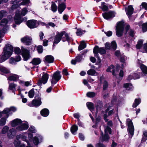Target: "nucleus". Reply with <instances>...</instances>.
I'll return each mask as SVG.
<instances>
[{"label": "nucleus", "instance_id": "obj_35", "mask_svg": "<svg viewBox=\"0 0 147 147\" xmlns=\"http://www.w3.org/2000/svg\"><path fill=\"white\" fill-rule=\"evenodd\" d=\"M7 15V12L5 10H2L0 11V20L3 18L5 17Z\"/></svg>", "mask_w": 147, "mask_h": 147}, {"label": "nucleus", "instance_id": "obj_6", "mask_svg": "<svg viewBox=\"0 0 147 147\" xmlns=\"http://www.w3.org/2000/svg\"><path fill=\"white\" fill-rule=\"evenodd\" d=\"M60 74V72L59 71H57L54 73L51 81L52 85L56 84L61 78V76Z\"/></svg>", "mask_w": 147, "mask_h": 147}, {"label": "nucleus", "instance_id": "obj_43", "mask_svg": "<svg viewBox=\"0 0 147 147\" xmlns=\"http://www.w3.org/2000/svg\"><path fill=\"white\" fill-rule=\"evenodd\" d=\"M124 87L128 90H131L133 88L132 85L131 84L129 83L124 84Z\"/></svg>", "mask_w": 147, "mask_h": 147}, {"label": "nucleus", "instance_id": "obj_61", "mask_svg": "<svg viewBox=\"0 0 147 147\" xmlns=\"http://www.w3.org/2000/svg\"><path fill=\"white\" fill-rule=\"evenodd\" d=\"M105 33L106 35L108 36H111L112 34V32L111 31H109L107 32H105Z\"/></svg>", "mask_w": 147, "mask_h": 147}, {"label": "nucleus", "instance_id": "obj_10", "mask_svg": "<svg viewBox=\"0 0 147 147\" xmlns=\"http://www.w3.org/2000/svg\"><path fill=\"white\" fill-rule=\"evenodd\" d=\"M93 53L95 55V56L97 57L98 55V53H100L101 54H105L106 53V51L104 49L102 48H99L97 46H95L93 49Z\"/></svg>", "mask_w": 147, "mask_h": 147}, {"label": "nucleus", "instance_id": "obj_46", "mask_svg": "<svg viewBox=\"0 0 147 147\" xmlns=\"http://www.w3.org/2000/svg\"><path fill=\"white\" fill-rule=\"evenodd\" d=\"M51 8V10L53 12H55L57 10V6L53 2L52 3Z\"/></svg>", "mask_w": 147, "mask_h": 147}, {"label": "nucleus", "instance_id": "obj_23", "mask_svg": "<svg viewBox=\"0 0 147 147\" xmlns=\"http://www.w3.org/2000/svg\"><path fill=\"white\" fill-rule=\"evenodd\" d=\"M14 19L16 23L17 24H19L23 21L22 19L21 18L20 15L17 13L16 14Z\"/></svg>", "mask_w": 147, "mask_h": 147}, {"label": "nucleus", "instance_id": "obj_32", "mask_svg": "<svg viewBox=\"0 0 147 147\" xmlns=\"http://www.w3.org/2000/svg\"><path fill=\"white\" fill-rule=\"evenodd\" d=\"M9 70L7 68L3 66H0V72L2 74H7L9 73Z\"/></svg>", "mask_w": 147, "mask_h": 147}, {"label": "nucleus", "instance_id": "obj_42", "mask_svg": "<svg viewBox=\"0 0 147 147\" xmlns=\"http://www.w3.org/2000/svg\"><path fill=\"white\" fill-rule=\"evenodd\" d=\"M86 105L88 108L93 112L92 111L94 109V106L93 103L91 102H88Z\"/></svg>", "mask_w": 147, "mask_h": 147}, {"label": "nucleus", "instance_id": "obj_62", "mask_svg": "<svg viewBox=\"0 0 147 147\" xmlns=\"http://www.w3.org/2000/svg\"><path fill=\"white\" fill-rule=\"evenodd\" d=\"M82 59V57L80 55H78L77 56L76 58V59L77 61L80 62Z\"/></svg>", "mask_w": 147, "mask_h": 147}, {"label": "nucleus", "instance_id": "obj_50", "mask_svg": "<svg viewBox=\"0 0 147 147\" xmlns=\"http://www.w3.org/2000/svg\"><path fill=\"white\" fill-rule=\"evenodd\" d=\"M96 94L93 92H89L87 93V96L89 97H92L95 96Z\"/></svg>", "mask_w": 147, "mask_h": 147}, {"label": "nucleus", "instance_id": "obj_34", "mask_svg": "<svg viewBox=\"0 0 147 147\" xmlns=\"http://www.w3.org/2000/svg\"><path fill=\"white\" fill-rule=\"evenodd\" d=\"M87 73L89 75L92 76L97 75V73L95 70L92 69H90L88 70Z\"/></svg>", "mask_w": 147, "mask_h": 147}, {"label": "nucleus", "instance_id": "obj_24", "mask_svg": "<svg viewBox=\"0 0 147 147\" xmlns=\"http://www.w3.org/2000/svg\"><path fill=\"white\" fill-rule=\"evenodd\" d=\"M21 120L19 119H16L11 121V125L12 127L18 126L21 123Z\"/></svg>", "mask_w": 147, "mask_h": 147}, {"label": "nucleus", "instance_id": "obj_54", "mask_svg": "<svg viewBox=\"0 0 147 147\" xmlns=\"http://www.w3.org/2000/svg\"><path fill=\"white\" fill-rule=\"evenodd\" d=\"M28 131L32 133H35L36 132V130L35 127L33 126H31L28 129Z\"/></svg>", "mask_w": 147, "mask_h": 147}, {"label": "nucleus", "instance_id": "obj_21", "mask_svg": "<svg viewBox=\"0 0 147 147\" xmlns=\"http://www.w3.org/2000/svg\"><path fill=\"white\" fill-rule=\"evenodd\" d=\"M59 1L58 11L60 13H61L64 10L65 8V4L63 3H60L61 1L58 0Z\"/></svg>", "mask_w": 147, "mask_h": 147}, {"label": "nucleus", "instance_id": "obj_27", "mask_svg": "<svg viewBox=\"0 0 147 147\" xmlns=\"http://www.w3.org/2000/svg\"><path fill=\"white\" fill-rule=\"evenodd\" d=\"M40 113L43 116L46 117L49 114V110L47 109H43L40 112Z\"/></svg>", "mask_w": 147, "mask_h": 147}, {"label": "nucleus", "instance_id": "obj_19", "mask_svg": "<svg viewBox=\"0 0 147 147\" xmlns=\"http://www.w3.org/2000/svg\"><path fill=\"white\" fill-rule=\"evenodd\" d=\"M54 58L51 55H48L46 56L45 57L44 61L45 63H50L53 62Z\"/></svg>", "mask_w": 147, "mask_h": 147}, {"label": "nucleus", "instance_id": "obj_17", "mask_svg": "<svg viewBox=\"0 0 147 147\" xmlns=\"http://www.w3.org/2000/svg\"><path fill=\"white\" fill-rule=\"evenodd\" d=\"M106 70L108 72H112V74L116 76L118 73L119 70L117 68L115 69L114 66L113 65H111L108 67Z\"/></svg>", "mask_w": 147, "mask_h": 147}, {"label": "nucleus", "instance_id": "obj_63", "mask_svg": "<svg viewBox=\"0 0 147 147\" xmlns=\"http://www.w3.org/2000/svg\"><path fill=\"white\" fill-rule=\"evenodd\" d=\"M62 73L63 75H65V76H67L68 75V73L67 71V70L64 68V69L62 71Z\"/></svg>", "mask_w": 147, "mask_h": 147}, {"label": "nucleus", "instance_id": "obj_36", "mask_svg": "<svg viewBox=\"0 0 147 147\" xmlns=\"http://www.w3.org/2000/svg\"><path fill=\"white\" fill-rule=\"evenodd\" d=\"M86 47V45L85 42L84 41H82L78 47V50L80 51L85 48Z\"/></svg>", "mask_w": 147, "mask_h": 147}, {"label": "nucleus", "instance_id": "obj_12", "mask_svg": "<svg viewBox=\"0 0 147 147\" xmlns=\"http://www.w3.org/2000/svg\"><path fill=\"white\" fill-rule=\"evenodd\" d=\"M26 24L27 26L30 28H35L38 26L37 20H34L28 21L27 22Z\"/></svg>", "mask_w": 147, "mask_h": 147}, {"label": "nucleus", "instance_id": "obj_38", "mask_svg": "<svg viewBox=\"0 0 147 147\" xmlns=\"http://www.w3.org/2000/svg\"><path fill=\"white\" fill-rule=\"evenodd\" d=\"M41 139H42V138L40 136H38V137H34L33 140L34 143L35 145H38L39 142V140Z\"/></svg>", "mask_w": 147, "mask_h": 147}, {"label": "nucleus", "instance_id": "obj_52", "mask_svg": "<svg viewBox=\"0 0 147 147\" xmlns=\"http://www.w3.org/2000/svg\"><path fill=\"white\" fill-rule=\"evenodd\" d=\"M111 46L112 48L114 50L116 49L117 45L115 41H113L111 42Z\"/></svg>", "mask_w": 147, "mask_h": 147}, {"label": "nucleus", "instance_id": "obj_4", "mask_svg": "<svg viewBox=\"0 0 147 147\" xmlns=\"http://www.w3.org/2000/svg\"><path fill=\"white\" fill-rule=\"evenodd\" d=\"M124 23L123 21L119 22L117 24L116 29V35L118 37L121 36L123 34L124 29Z\"/></svg>", "mask_w": 147, "mask_h": 147}, {"label": "nucleus", "instance_id": "obj_64", "mask_svg": "<svg viewBox=\"0 0 147 147\" xmlns=\"http://www.w3.org/2000/svg\"><path fill=\"white\" fill-rule=\"evenodd\" d=\"M95 147H105V146L102 144L99 143L96 145Z\"/></svg>", "mask_w": 147, "mask_h": 147}, {"label": "nucleus", "instance_id": "obj_53", "mask_svg": "<svg viewBox=\"0 0 147 147\" xmlns=\"http://www.w3.org/2000/svg\"><path fill=\"white\" fill-rule=\"evenodd\" d=\"M37 49L39 53H42L43 51L42 46L41 45L38 46L37 48Z\"/></svg>", "mask_w": 147, "mask_h": 147}, {"label": "nucleus", "instance_id": "obj_20", "mask_svg": "<svg viewBox=\"0 0 147 147\" xmlns=\"http://www.w3.org/2000/svg\"><path fill=\"white\" fill-rule=\"evenodd\" d=\"M62 34L61 33V32L58 33L55 37L54 40V43L57 44L60 41L62 37Z\"/></svg>", "mask_w": 147, "mask_h": 147}, {"label": "nucleus", "instance_id": "obj_47", "mask_svg": "<svg viewBox=\"0 0 147 147\" xmlns=\"http://www.w3.org/2000/svg\"><path fill=\"white\" fill-rule=\"evenodd\" d=\"M102 106V105L100 102H98L96 105V115H97L98 111L100 110Z\"/></svg>", "mask_w": 147, "mask_h": 147}, {"label": "nucleus", "instance_id": "obj_57", "mask_svg": "<svg viewBox=\"0 0 147 147\" xmlns=\"http://www.w3.org/2000/svg\"><path fill=\"white\" fill-rule=\"evenodd\" d=\"M16 86V85L14 84H11L9 86V89L10 90H13Z\"/></svg>", "mask_w": 147, "mask_h": 147}, {"label": "nucleus", "instance_id": "obj_37", "mask_svg": "<svg viewBox=\"0 0 147 147\" xmlns=\"http://www.w3.org/2000/svg\"><path fill=\"white\" fill-rule=\"evenodd\" d=\"M21 0H20L19 1H18L17 0H15L14 1H13L12 2V3L13 5L11 6V9H13L17 7L18 5H17L16 4L17 3H18Z\"/></svg>", "mask_w": 147, "mask_h": 147}, {"label": "nucleus", "instance_id": "obj_3", "mask_svg": "<svg viewBox=\"0 0 147 147\" xmlns=\"http://www.w3.org/2000/svg\"><path fill=\"white\" fill-rule=\"evenodd\" d=\"M107 126L105 128V135L103 136V133L102 132L101 135L102 137V140L103 141H107L109 139V137L108 135V133L110 134H111V129L109 127V126H112L113 125L112 122L111 121H110L107 122Z\"/></svg>", "mask_w": 147, "mask_h": 147}, {"label": "nucleus", "instance_id": "obj_11", "mask_svg": "<svg viewBox=\"0 0 147 147\" xmlns=\"http://www.w3.org/2000/svg\"><path fill=\"white\" fill-rule=\"evenodd\" d=\"M115 14L114 12L110 11L103 13L102 15L105 19L108 20L112 19L113 17H115Z\"/></svg>", "mask_w": 147, "mask_h": 147}, {"label": "nucleus", "instance_id": "obj_28", "mask_svg": "<svg viewBox=\"0 0 147 147\" xmlns=\"http://www.w3.org/2000/svg\"><path fill=\"white\" fill-rule=\"evenodd\" d=\"M32 103L33 106L36 107L40 105L41 102L40 100H32Z\"/></svg>", "mask_w": 147, "mask_h": 147}, {"label": "nucleus", "instance_id": "obj_30", "mask_svg": "<svg viewBox=\"0 0 147 147\" xmlns=\"http://www.w3.org/2000/svg\"><path fill=\"white\" fill-rule=\"evenodd\" d=\"M19 78V76L16 74H13L10 76L8 78V80L11 81H15L18 80Z\"/></svg>", "mask_w": 147, "mask_h": 147}, {"label": "nucleus", "instance_id": "obj_5", "mask_svg": "<svg viewBox=\"0 0 147 147\" xmlns=\"http://www.w3.org/2000/svg\"><path fill=\"white\" fill-rule=\"evenodd\" d=\"M8 22V20L6 19H3L1 21L0 24L2 26H3L2 32L0 30V38L3 36V33L5 32L8 29L7 24Z\"/></svg>", "mask_w": 147, "mask_h": 147}, {"label": "nucleus", "instance_id": "obj_51", "mask_svg": "<svg viewBox=\"0 0 147 147\" xmlns=\"http://www.w3.org/2000/svg\"><path fill=\"white\" fill-rule=\"evenodd\" d=\"M108 82L104 80L103 83V90H106L108 88Z\"/></svg>", "mask_w": 147, "mask_h": 147}, {"label": "nucleus", "instance_id": "obj_22", "mask_svg": "<svg viewBox=\"0 0 147 147\" xmlns=\"http://www.w3.org/2000/svg\"><path fill=\"white\" fill-rule=\"evenodd\" d=\"M125 11L127 15L129 17L132 14L134 8L132 5H130L127 8L125 9Z\"/></svg>", "mask_w": 147, "mask_h": 147}, {"label": "nucleus", "instance_id": "obj_31", "mask_svg": "<svg viewBox=\"0 0 147 147\" xmlns=\"http://www.w3.org/2000/svg\"><path fill=\"white\" fill-rule=\"evenodd\" d=\"M140 67L143 73L144 74H147V67L142 64L140 65Z\"/></svg>", "mask_w": 147, "mask_h": 147}, {"label": "nucleus", "instance_id": "obj_2", "mask_svg": "<svg viewBox=\"0 0 147 147\" xmlns=\"http://www.w3.org/2000/svg\"><path fill=\"white\" fill-rule=\"evenodd\" d=\"M13 51V48L10 45H6L3 48V51L2 54L0 55V63L4 61L12 54Z\"/></svg>", "mask_w": 147, "mask_h": 147}, {"label": "nucleus", "instance_id": "obj_33", "mask_svg": "<svg viewBox=\"0 0 147 147\" xmlns=\"http://www.w3.org/2000/svg\"><path fill=\"white\" fill-rule=\"evenodd\" d=\"M142 23L140 22L139 23V25L140 26L141 25L142 26V29L143 32H145L147 31V22L143 23L142 24Z\"/></svg>", "mask_w": 147, "mask_h": 147}, {"label": "nucleus", "instance_id": "obj_29", "mask_svg": "<svg viewBox=\"0 0 147 147\" xmlns=\"http://www.w3.org/2000/svg\"><path fill=\"white\" fill-rule=\"evenodd\" d=\"M78 130V127L76 125H73L71 128V131L74 135H75L76 132Z\"/></svg>", "mask_w": 147, "mask_h": 147}, {"label": "nucleus", "instance_id": "obj_16", "mask_svg": "<svg viewBox=\"0 0 147 147\" xmlns=\"http://www.w3.org/2000/svg\"><path fill=\"white\" fill-rule=\"evenodd\" d=\"M16 130L13 128L10 129L7 134L8 137L9 138H13L15 137L16 134Z\"/></svg>", "mask_w": 147, "mask_h": 147}, {"label": "nucleus", "instance_id": "obj_55", "mask_svg": "<svg viewBox=\"0 0 147 147\" xmlns=\"http://www.w3.org/2000/svg\"><path fill=\"white\" fill-rule=\"evenodd\" d=\"M28 10L26 8H24L22 9L21 15L23 16H25L27 13Z\"/></svg>", "mask_w": 147, "mask_h": 147}, {"label": "nucleus", "instance_id": "obj_56", "mask_svg": "<svg viewBox=\"0 0 147 147\" xmlns=\"http://www.w3.org/2000/svg\"><path fill=\"white\" fill-rule=\"evenodd\" d=\"M16 62H17V61H16V58L14 59L13 57H11L10 58L9 61V62L10 63L15 64L16 63Z\"/></svg>", "mask_w": 147, "mask_h": 147}, {"label": "nucleus", "instance_id": "obj_8", "mask_svg": "<svg viewBox=\"0 0 147 147\" xmlns=\"http://www.w3.org/2000/svg\"><path fill=\"white\" fill-rule=\"evenodd\" d=\"M29 127L28 124L26 121L22 122L16 128V130L22 131L27 129Z\"/></svg>", "mask_w": 147, "mask_h": 147}, {"label": "nucleus", "instance_id": "obj_40", "mask_svg": "<svg viewBox=\"0 0 147 147\" xmlns=\"http://www.w3.org/2000/svg\"><path fill=\"white\" fill-rule=\"evenodd\" d=\"M113 109L111 108V107H109L106 110V113H108L109 116L112 115L113 113Z\"/></svg>", "mask_w": 147, "mask_h": 147}, {"label": "nucleus", "instance_id": "obj_9", "mask_svg": "<svg viewBox=\"0 0 147 147\" xmlns=\"http://www.w3.org/2000/svg\"><path fill=\"white\" fill-rule=\"evenodd\" d=\"M127 124L128 127L129 132L131 136H133L134 128L132 121L129 119H127Z\"/></svg>", "mask_w": 147, "mask_h": 147}, {"label": "nucleus", "instance_id": "obj_39", "mask_svg": "<svg viewBox=\"0 0 147 147\" xmlns=\"http://www.w3.org/2000/svg\"><path fill=\"white\" fill-rule=\"evenodd\" d=\"M9 130V127L8 126L6 125L4 126L3 128L1 131V134H6Z\"/></svg>", "mask_w": 147, "mask_h": 147}, {"label": "nucleus", "instance_id": "obj_1", "mask_svg": "<svg viewBox=\"0 0 147 147\" xmlns=\"http://www.w3.org/2000/svg\"><path fill=\"white\" fill-rule=\"evenodd\" d=\"M16 109L13 107L5 108L2 112H0V117L3 116L0 120V125L3 126L6 123V121L9 115L16 111Z\"/></svg>", "mask_w": 147, "mask_h": 147}, {"label": "nucleus", "instance_id": "obj_7", "mask_svg": "<svg viewBox=\"0 0 147 147\" xmlns=\"http://www.w3.org/2000/svg\"><path fill=\"white\" fill-rule=\"evenodd\" d=\"M49 75L47 73L43 72L42 78H40L37 83L38 85L41 86L42 84H46L48 79Z\"/></svg>", "mask_w": 147, "mask_h": 147}, {"label": "nucleus", "instance_id": "obj_15", "mask_svg": "<svg viewBox=\"0 0 147 147\" xmlns=\"http://www.w3.org/2000/svg\"><path fill=\"white\" fill-rule=\"evenodd\" d=\"M21 41L26 45H29L31 43L32 38L31 37L26 36L21 39Z\"/></svg>", "mask_w": 147, "mask_h": 147}, {"label": "nucleus", "instance_id": "obj_41", "mask_svg": "<svg viewBox=\"0 0 147 147\" xmlns=\"http://www.w3.org/2000/svg\"><path fill=\"white\" fill-rule=\"evenodd\" d=\"M141 102L140 99H136L135 100L134 103L133 105V107L134 108L136 107Z\"/></svg>", "mask_w": 147, "mask_h": 147}, {"label": "nucleus", "instance_id": "obj_45", "mask_svg": "<svg viewBox=\"0 0 147 147\" xmlns=\"http://www.w3.org/2000/svg\"><path fill=\"white\" fill-rule=\"evenodd\" d=\"M101 6V9L103 11H106L108 9V6L105 5V3L104 2L102 3Z\"/></svg>", "mask_w": 147, "mask_h": 147}, {"label": "nucleus", "instance_id": "obj_44", "mask_svg": "<svg viewBox=\"0 0 147 147\" xmlns=\"http://www.w3.org/2000/svg\"><path fill=\"white\" fill-rule=\"evenodd\" d=\"M143 43V40H139L137 44L136 45V47L137 49H140Z\"/></svg>", "mask_w": 147, "mask_h": 147}, {"label": "nucleus", "instance_id": "obj_13", "mask_svg": "<svg viewBox=\"0 0 147 147\" xmlns=\"http://www.w3.org/2000/svg\"><path fill=\"white\" fill-rule=\"evenodd\" d=\"M22 55L25 61H27L30 57L29 52L28 50L23 48H22Z\"/></svg>", "mask_w": 147, "mask_h": 147}, {"label": "nucleus", "instance_id": "obj_18", "mask_svg": "<svg viewBox=\"0 0 147 147\" xmlns=\"http://www.w3.org/2000/svg\"><path fill=\"white\" fill-rule=\"evenodd\" d=\"M61 33L63 34H62V37L61 38L62 41L63 42L67 41L69 42L71 39L69 37L68 34L65 31L61 32Z\"/></svg>", "mask_w": 147, "mask_h": 147}, {"label": "nucleus", "instance_id": "obj_25", "mask_svg": "<svg viewBox=\"0 0 147 147\" xmlns=\"http://www.w3.org/2000/svg\"><path fill=\"white\" fill-rule=\"evenodd\" d=\"M25 134H26L25 133L24 134H23L17 136H16V139L17 140H18L19 139H22V140L26 141L27 142L28 144L29 145L28 142L26 140V135H25Z\"/></svg>", "mask_w": 147, "mask_h": 147}, {"label": "nucleus", "instance_id": "obj_58", "mask_svg": "<svg viewBox=\"0 0 147 147\" xmlns=\"http://www.w3.org/2000/svg\"><path fill=\"white\" fill-rule=\"evenodd\" d=\"M30 2V0H23L22 2L20 3V5H25Z\"/></svg>", "mask_w": 147, "mask_h": 147}, {"label": "nucleus", "instance_id": "obj_49", "mask_svg": "<svg viewBox=\"0 0 147 147\" xmlns=\"http://www.w3.org/2000/svg\"><path fill=\"white\" fill-rule=\"evenodd\" d=\"M34 95V90H31L28 92L29 97L31 98H32Z\"/></svg>", "mask_w": 147, "mask_h": 147}, {"label": "nucleus", "instance_id": "obj_14", "mask_svg": "<svg viewBox=\"0 0 147 147\" xmlns=\"http://www.w3.org/2000/svg\"><path fill=\"white\" fill-rule=\"evenodd\" d=\"M41 61L39 58H34L33 59L32 61L30 62L29 64L30 67L28 68L26 66L25 67L27 69H30V68H34V66L33 67H31V66L32 64L34 65H37L41 63Z\"/></svg>", "mask_w": 147, "mask_h": 147}, {"label": "nucleus", "instance_id": "obj_60", "mask_svg": "<svg viewBox=\"0 0 147 147\" xmlns=\"http://www.w3.org/2000/svg\"><path fill=\"white\" fill-rule=\"evenodd\" d=\"M105 48L106 49H109L111 48V46L108 42L106 43L105 44Z\"/></svg>", "mask_w": 147, "mask_h": 147}, {"label": "nucleus", "instance_id": "obj_48", "mask_svg": "<svg viewBox=\"0 0 147 147\" xmlns=\"http://www.w3.org/2000/svg\"><path fill=\"white\" fill-rule=\"evenodd\" d=\"M140 78V77L139 76H135L134 77L133 76V74H132L129 75L127 78V80H130L131 79H136L139 78Z\"/></svg>", "mask_w": 147, "mask_h": 147}, {"label": "nucleus", "instance_id": "obj_26", "mask_svg": "<svg viewBox=\"0 0 147 147\" xmlns=\"http://www.w3.org/2000/svg\"><path fill=\"white\" fill-rule=\"evenodd\" d=\"M14 144L15 147H25L24 144H22L18 140H15L14 142Z\"/></svg>", "mask_w": 147, "mask_h": 147}, {"label": "nucleus", "instance_id": "obj_59", "mask_svg": "<svg viewBox=\"0 0 147 147\" xmlns=\"http://www.w3.org/2000/svg\"><path fill=\"white\" fill-rule=\"evenodd\" d=\"M14 52L16 54H18L20 53L21 50L20 48L16 47L15 48Z\"/></svg>", "mask_w": 147, "mask_h": 147}]
</instances>
